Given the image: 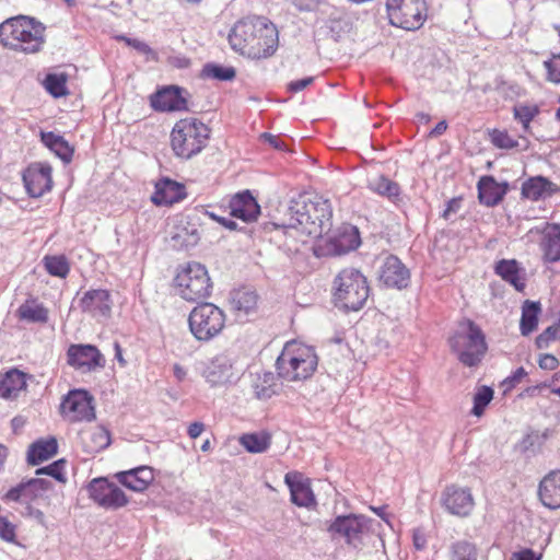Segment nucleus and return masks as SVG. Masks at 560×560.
Listing matches in <instances>:
<instances>
[{"label":"nucleus","mask_w":560,"mask_h":560,"mask_svg":"<svg viewBox=\"0 0 560 560\" xmlns=\"http://www.w3.org/2000/svg\"><path fill=\"white\" fill-rule=\"evenodd\" d=\"M386 10L390 24L406 31L419 30L428 18L425 0H387Z\"/></svg>","instance_id":"nucleus-9"},{"label":"nucleus","mask_w":560,"mask_h":560,"mask_svg":"<svg viewBox=\"0 0 560 560\" xmlns=\"http://www.w3.org/2000/svg\"><path fill=\"white\" fill-rule=\"evenodd\" d=\"M547 70V79L550 82L560 83V54L553 55L549 60L545 61Z\"/></svg>","instance_id":"nucleus-51"},{"label":"nucleus","mask_w":560,"mask_h":560,"mask_svg":"<svg viewBox=\"0 0 560 560\" xmlns=\"http://www.w3.org/2000/svg\"><path fill=\"white\" fill-rule=\"evenodd\" d=\"M210 303H199L189 314L188 323L191 334L198 339L210 340Z\"/></svg>","instance_id":"nucleus-27"},{"label":"nucleus","mask_w":560,"mask_h":560,"mask_svg":"<svg viewBox=\"0 0 560 560\" xmlns=\"http://www.w3.org/2000/svg\"><path fill=\"white\" fill-rule=\"evenodd\" d=\"M28 375L18 369L9 370L0 378V397L4 399L16 397L18 394L26 388Z\"/></svg>","instance_id":"nucleus-31"},{"label":"nucleus","mask_w":560,"mask_h":560,"mask_svg":"<svg viewBox=\"0 0 560 560\" xmlns=\"http://www.w3.org/2000/svg\"><path fill=\"white\" fill-rule=\"evenodd\" d=\"M490 140L499 149L510 150L518 147V141L506 130L493 129L490 132Z\"/></svg>","instance_id":"nucleus-48"},{"label":"nucleus","mask_w":560,"mask_h":560,"mask_svg":"<svg viewBox=\"0 0 560 560\" xmlns=\"http://www.w3.org/2000/svg\"><path fill=\"white\" fill-rule=\"evenodd\" d=\"M65 467H66V459L60 458L45 467H40V468L36 469V475L37 476L47 475V476L52 477L57 481L65 483L67 481V477L65 474Z\"/></svg>","instance_id":"nucleus-47"},{"label":"nucleus","mask_w":560,"mask_h":560,"mask_svg":"<svg viewBox=\"0 0 560 560\" xmlns=\"http://www.w3.org/2000/svg\"><path fill=\"white\" fill-rule=\"evenodd\" d=\"M413 545L417 549L421 550L425 547L427 545V538H425V535L419 530V529H416L413 532Z\"/></svg>","instance_id":"nucleus-63"},{"label":"nucleus","mask_w":560,"mask_h":560,"mask_svg":"<svg viewBox=\"0 0 560 560\" xmlns=\"http://www.w3.org/2000/svg\"><path fill=\"white\" fill-rule=\"evenodd\" d=\"M511 560H540V557H536L533 549L526 548L518 552H514Z\"/></svg>","instance_id":"nucleus-61"},{"label":"nucleus","mask_w":560,"mask_h":560,"mask_svg":"<svg viewBox=\"0 0 560 560\" xmlns=\"http://www.w3.org/2000/svg\"><path fill=\"white\" fill-rule=\"evenodd\" d=\"M67 362L75 370L92 372L104 368L106 360L93 345H71L67 350Z\"/></svg>","instance_id":"nucleus-15"},{"label":"nucleus","mask_w":560,"mask_h":560,"mask_svg":"<svg viewBox=\"0 0 560 560\" xmlns=\"http://www.w3.org/2000/svg\"><path fill=\"white\" fill-rule=\"evenodd\" d=\"M272 436L267 431L244 433L238 438V443L248 453L258 454L266 452L271 445Z\"/></svg>","instance_id":"nucleus-40"},{"label":"nucleus","mask_w":560,"mask_h":560,"mask_svg":"<svg viewBox=\"0 0 560 560\" xmlns=\"http://www.w3.org/2000/svg\"><path fill=\"white\" fill-rule=\"evenodd\" d=\"M229 208L233 218L246 223L257 221L260 215V206L248 190L234 195L230 200Z\"/></svg>","instance_id":"nucleus-22"},{"label":"nucleus","mask_w":560,"mask_h":560,"mask_svg":"<svg viewBox=\"0 0 560 560\" xmlns=\"http://www.w3.org/2000/svg\"><path fill=\"white\" fill-rule=\"evenodd\" d=\"M450 560H477V548L467 540L456 541L451 546Z\"/></svg>","instance_id":"nucleus-45"},{"label":"nucleus","mask_w":560,"mask_h":560,"mask_svg":"<svg viewBox=\"0 0 560 560\" xmlns=\"http://www.w3.org/2000/svg\"><path fill=\"white\" fill-rule=\"evenodd\" d=\"M366 277L357 268L341 269L332 281L331 298L336 307L345 312L362 310L370 296Z\"/></svg>","instance_id":"nucleus-3"},{"label":"nucleus","mask_w":560,"mask_h":560,"mask_svg":"<svg viewBox=\"0 0 560 560\" xmlns=\"http://www.w3.org/2000/svg\"><path fill=\"white\" fill-rule=\"evenodd\" d=\"M318 358L313 347L288 341L277 359L278 375L288 382L304 381L316 371Z\"/></svg>","instance_id":"nucleus-5"},{"label":"nucleus","mask_w":560,"mask_h":560,"mask_svg":"<svg viewBox=\"0 0 560 560\" xmlns=\"http://www.w3.org/2000/svg\"><path fill=\"white\" fill-rule=\"evenodd\" d=\"M380 281L387 288L400 290L408 285L410 272L399 258L389 255L381 267Z\"/></svg>","instance_id":"nucleus-19"},{"label":"nucleus","mask_w":560,"mask_h":560,"mask_svg":"<svg viewBox=\"0 0 560 560\" xmlns=\"http://www.w3.org/2000/svg\"><path fill=\"white\" fill-rule=\"evenodd\" d=\"M332 223V207L320 196L301 198L289 208V220L281 225L289 250L299 252L301 245L315 242L329 232Z\"/></svg>","instance_id":"nucleus-1"},{"label":"nucleus","mask_w":560,"mask_h":560,"mask_svg":"<svg viewBox=\"0 0 560 560\" xmlns=\"http://www.w3.org/2000/svg\"><path fill=\"white\" fill-rule=\"evenodd\" d=\"M16 316L20 320L27 323L46 324L48 322V310L37 303L35 299L26 300L16 310Z\"/></svg>","instance_id":"nucleus-39"},{"label":"nucleus","mask_w":560,"mask_h":560,"mask_svg":"<svg viewBox=\"0 0 560 560\" xmlns=\"http://www.w3.org/2000/svg\"><path fill=\"white\" fill-rule=\"evenodd\" d=\"M186 90L178 85H163L150 95V106L159 113L183 112L187 109Z\"/></svg>","instance_id":"nucleus-16"},{"label":"nucleus","mask_w":560,"mask_h":560,"mask_svg":"<svg viewBox=\"0 0 560 560\" xmlns=\"http://www.w3.org/2000/svg\"><path fill=\"white\" fill-rule=\"evenodd\" d=\"M538 495L548 509H560V470H552L540 480Z\"/></svg>","instance_id":"nucleus-26"},{"label":"nucleus","mask_w":560,"mask_h":560,"mask_svg":"<svg viewBox=\"0 0 560 560\" xmlns=\"http://www.w3.org/2000/svg\"><path fill=\"white\" fill-rule=\"evenodd\" d=\"M174 283L183 299L198 304L207 302L210 277L206 266L195 261L180 266Z\"/></svg>","instance_id":"nucleus-7"},{"label":"nucleus","mask_w":560,"mask_h":560,"mask_svg":"<svg viewBox=\"0 0 560 560\" xmlns=\"http://www.w3.org/2000/svg\"><path fill=\"white\" fill-rule=\"evenodd\" d=\"M51 489L52 482L50 480L31 478L10 488L1 499L4 502H18L27 505L47 499V492Z\"/></svg>","instance_id":"nucleus-12"},{"label":"nucleus","mask_w":560,"mask_h":560,"mask_svg":"<svg viewBox=\"0 0 560 560\" xmlns=\"http://www.w3.org/2000/svg\"><path fill=\"white\" fill-rule=\"evenodd\" d=\"M115 478L129 490L143 492L153 482L154 472L149 466H138L129 470L117 472Z\"/></svg>","instance_id":"nucleus-24"},{"label":"nucleus","mask_w":560,"mask_h":560,"mask_svg":"<svg viewBox=\"0 0 560 560\" xmlns=\"http://www.w3.org/2000/svg\"><path fill=\"white\" fill-rule=\"evenodd\" d=\"M538 365L541 370L555 371L559 368V359L551 353H542L538 358Z\"/></svg>","instance_id":"nucleus-54"},{"label":"nucleus","mask_w":560,"mask_h":560,"mask_svg":"<svg viewBox=\"0 0 560 560\" xmlns=\"http://www.w3.org/2000/svg\"><path fill=\"white\" fill-rule=\"evenodd\" d=\"M210 128L196 118L178 120L171 132V145L175 155L190 159L206 147Z\"/></svg>","instance_id":"nucleus-6"},{"label":"nucleus","mask_w":560,"mask_h":560,"mask_svg":"<svg viewBox=\"0 0 560 560\" xmlns=\"http://www.w3.org/2000/svg\"><path fill=\"white\" fill-rule=\"evenodd\" d=\"M540 313V302L526 300L523 303L520 320V331L523 336H528L537 329Z\"/></svg>","instance_id":"nucleus-36"},{"label":"nucleus","mask_w":560,"mask_h":560,"mask_svg":"<svg viewBox=\"0 0 560 560\" xmlns=\"http://www.w3.org/2000/svg\"><path fill=\"white\" fill-rule=\"evenodd\" d=\"M236 70L232 66L212 65V78L220 81H233Z\"/></svg>","instance_id":"nucleus-52"},{"label":"nucleus","mask_w":560,"mask_h":560,"mask_svg":"<svg viewBox=\"0 0 560 560\" xmlns=\"http://www.w3.org/2000/svg\"><path fill=\"white\" fill-rule=\"evenodd\" d=\"M477 188L480 203L487 207L497 206L506 194V186L499 184L492 176H482Z\"/></svg>","instance_id":"nucleus-28"},{"label":"nucleus","mask_w":560,"mask_h":560,"mask_svg":"<svg viewBox=\"0 0 560 560\" xmlns=\"http://www.w3.org/2000/svg\"><path fill=\"white\" fill-rule=\"evenodd\" d=\"M58 452V442L55 438L39 439L33 442L27 451V463L32 466L39 465L55 456Z\"/></svg>","instance_id":"nucleus-32"},{"label":"nucleus","mask_w":560,"mask_h":560,"mask_svg":"<svg viewBox=\"0 0 560 560\" xmlns=\"http://www.w3.org/2000/svg\"><path fill=\"white\" fill-rule=\"evenodd\" d=\"M200 240L197 228L192 224L178 225L171 236V245L175 249H189L198 244Z\"/></svg>","instance_id":"nucleus-38"},{"label":"nucleus","mask_w":560,"mask_h":560,"mask_svg":"<svg viewBox=\"0 0 560 560\" xmlns=\"http://www.w3.org/2000/svg\"><path fill=\"white\" fill-rule=\"evenodd\" d=\"M370 520L362 515L338 516L328 530L346 538L348 544L361 542L362 536L369 530Z\"/></svg>","instance_id":"nucleus-18"},{"label":"nucleus","mask_w":560,"mask_h":560,"mask_svg":"<svg viewBox=\"0 0 560 560\" xmlns=\"http://www.w3.org/2000/svg\"><path fill=\"white\" fill-rule=\"evenodd\" d=\"M23 183L30 197H42L52 187L50 165L42 163L31 164L23 172Z\"/></svg>","instance_id":"nucleus-17"},{"label":"nucleus","mask_w":560,"mask_h":560,"mask_svg":"<svg viewBox=\"0 0 560 560\" xmlns=\"http://www.w3.org/2000/svg\"><path fill=\"white\" fill-rule=\"evenodd\" d=\"M118 40H122L127 46L135 48L137 51L143 55H153V49L144 42L139 40L137 38H131L126 35L117 36Z\"/></svg>","instance_id":"nucleus-53"},{"label":"nucleus","mask_w":560,"mask_h":560,"mask_svg":"<svg viewBox=\"0 0 560 560\" xmlns=\"http://www.w3.org/2000/svg\"><path fill=\"white\" fill-rule=\"evenodd\" d=\"M93 396L85 389H71L60 404L61 415L71 422L95 419Z\"/></svg>","instance_id":"nucleus-11"},{"label":"nucleus","mask_w":560,"mask_h":560,"mask_svg":"<svg viewBox=\"0 0 560 560\" xmlns=\"http://www.w3.org/2000/svg\"><path fill=\"white\" fill-rule=\"evenodd\" d=\"M42 142L52 151L62 162L69 163L73 156V148L60 135L52 131L42 132Z\"/></svg>","instance_id":"nucleus-37"},{"label":"nucleus","mask_w":560,"mask_h":560,"mask_svg":"<svg viewBox=\"0 0 560 560\" xmlns=\"http://www.w3.org/2000/svg\"><path fill=\"white\" fill-rule=\"evenodd\" d=\"M493 398V389L488 386H481L478 388L474 396L472 415L480 417L483 415L486 407L490 404Z\"/></svg>","instance_id":"nucleus-46"},{"label":"nucleus","mask_w":560,"mask_h":560,"mask_svg":"<svg viewBox=\"0 0 560 560\" xmlns=\"http://www.w3.org/2000/svg\"><path fill=\"white\" fill-rule=\"evenodd\" d=\"M259 296L249 287H241L231 292L230 304L234 311L250 314L258 308Z\"/></svg>","instance_id":"nucleus-30"},{"label":"nucleus","mask_w":560,"mask_h":560,"mask_svg":"<svg viewBox=\"0 0 560 560\" xmlns=\"http://www.w3.org/2000/svg\"><path fill=\"white\" fill-rule=\"evenodd\" d=\"M86 490L89 498L105 510H118L129 502L126 493L106 477L92 479L88 483Z\"/></svg>","instance_id":"nucleus-10"},{"label":"nucleus","mask_w":560,"mask_h":560,"mask_svg":"<svg viewBox=\"0 0 560 560\" xmlns=\"http://www.w3.org/2000/svg\"><path fill=\"white\" fill-rule=\"evenodd\" d=\"M441 503L444 509L457 517H468L475 508V499L469 488L451 485L442 493Z\"/></svg>","instance_id":"nucleus-14"},{"label":"nucleus","mask_w":560,"mask_h":560,"mask_svg":"<svg viewBox=\"0 0 560 560\" xmlns=\"http://www.w3.org/2000/svg\"><path fill=\"white\" fill-rule=\"evenodd\" d=\"M260 139L268 143L271 148L276 149V150H284L285 149V144L284 142L280 139L279 136H275V135H271V133H268V132H264L260 135Z\"/></svg>","instance_id":"nucleus-57"},{"label":"nucleus","mask_w":560,"mask_h":560,"mask_svg":"<svg viewBox=\"0 0 560 560\" xmlns=\"http://www.w3.org/2000/svg\"><path fill=\"white\" fill-rule=\"evenodd\" d=\"M224 327V314L222 310L212 304V336Z\"/></svg>","instance_id":"nucleus-56"},{"label":"nucleus","mask_w":560,"mask_h":560,"mask_svg":"<svg viewBox=\"0 0 560 560\" xmlns=\"http://www.w3.org/2000/svg\"><path fill=\"white\" fill-rule=\"evenodd\" d=\"M494 273L511 284L516 291L523 292L526 288V271L516 259H500L493 267Z\"/></svg>","instance_id":"nucleus-25"},{"label":"nucleus","mask_w":560,"mask_h":560,"mask_svg":"<svg viewBox=\"0 0 560 560\" xmlns=\"http://www.w3.org/2000/svg\"><path fill=\"white\" fill-rule=\"evenodd\" d=\"M369 189L390 202L398 205L402 202L400 185L385 175H377L369 182Z\"/></svg>","instance_id":"nucleus-34"},{"label":"nucleus","mask_w":560,"mask_h":560,"mask_svg":"<svg viewBox=\"0 0 560 560\" xmlns=\"http://www.w3.org/2000/svg\"><path fill=\"white\" fill-rule=\"evenodd\" d=\"M187 197L186 186L170 177L160 178L151 197L155 206H173Z\"/></svg>","instance_id":"nucleus-20"},{"label":"nucleus","mask_w":560,"mask_h":560,"mask_svg":"<svg viewBox=\"0 0 560 560\" xmlns=\"http://www.w3.org/2000/svg\"><path fill=\"white\" fill-rule=\"evenodd\" d=\"M91 439L95 442V445L90 452H97L106 448L110 443L109 432L103 428H98L90 433Z\"/></svg>","instance_id":"nucleus-50"},{"label":"nucleus","mask_w":560,"mask_h":560,"mask_svg":"<svg viewBox=\"0 0 560 560\" xmlns=\"http://www.w3.org/2000/svg\"><path fill=\"white\" fill-rule=\"evenodd\" d=\"M170 63L176 69H186L190 66V59L185 56H174L170 59Z\"/></svg>","instance_id":"nucleus-62"},{"label":"nucleus","mask_w":560,"mask_h":560,"mask_svg":"<svg viewBox=\"0 0 560 560\" xmlns=\"http://www.w3.org/2000/svg\"><path fill=\"white\" fill-rule=\"evenodd\" d=\"M47 92L58 98L68 94L67 77L63 73H48L44 80Z\"/></svg>","instance_id":"nucleus-44"},{"label":"nucleus","mask_w":560,"mask_h":560,"mask_svg":"<svg viewBox=\"0 0 560 560\" xmlns=\"http://www.w3.org/2000/svg\"><path fill=\"white\" fill-rule=\"evenodd\" d=\"M557 190V186L544 177L529 178L522 186V195L534 201L549 197Z\"/></svg>","instance_id":"nucleus-35"},{"label":"nucleus","mask_w":560,"mask_h":560,"mask_svg":"<svg viewBox=\"0 0 560 560\" xmlns=\"http://www.w3.org/2000/svg\"><path fill=\"white\" fill-rule=\"evenodd\" d=\"M313 80L314 79L312 77H310V78H304V79L292 81L289 84V91H291L293 93H298V92L304 90L305 88H307L308 85H311L313 83Z\"/></svg>","instance_id":"nucleus-60"},{"label":"nucleus","mask_w":560,"mask_h":560,"mask_svg":"<svg viewBox=\"0 0 560 560\" xmlns=\"http://www.w3.org/2000/svg\"><path fill=\"white\" fill-rule=\"evenodd\" d=\"M558 339H560V329L553 324L536 337L535 345L538 349H546Z\"/></svg>","instance_id":"nucleus-49"},{"label":"nucleus","mask_w":560,"mask_h":560,"mask_svg":"<svg viewBox=\"0 0 560 560\" xmlns=\"http://www.w3.org/2000/svg\"><path fill=\"white\" fill-rule=\"evenodd\" d=\"M212 365V385H224L236 378V372L229 358L218 357Z\"/></svg>","instance_id":"nucleus-41"},{"label":"nucleus","mask_w":560,"mask_h":560,"mask_svg":"<svg viewBox=\"0 0 560 560\" xmlns=\"http://www.w3.org/2000/svg\"><path fill=\"white\" fill-rule=\"evenodd\" d=\"M112 304L110 293L105 289L88 290L79 301L80 310L93 317H108L112 312Z\"/></svg>","instance_id":"nucleus-21"},{"label":"nucleus","mask_w":560,"mask_h":560,"mask_svg":"<svg viewBox=\"0 0 560 560\" xmlns=\"http://www.w3.org/2000/svg\"><path fill=\"white\" fill-rule=\"evenodd\" d=\"M545 261L556 262L560 260V225L548 224L542 232L540 242Z\"/></svg>","instance_id":"nucleus-29"},{"label":"nucleus","mask_w":560,"mask_h":560,"mask_svg":"<svg viewBox=\"0 0 560 560\" xmlns=\"http://www.w3.org/2000/svg\"><path fill=\"white\" fill-rule=\"evenodd\" d=\"M360 244L358 229L351 224H342L316 238L313 253L316 257L340 256L357 249Z\"/></svg>","instance_id":"nucleus-8"},{"label":"nucleus","mask_w":560,"mask_h":560,"mask_svg":"<svg viewBox=\"0 0 560 560\" xmlns=\"http://www.w3.org/2000/svg\"><path fill=\"white\" fill-rule=\"evenodd\" d=\"M23 23L24 26L21 27L22 35H20L18 39L21 46H18L16 51H23L25 54L38 52L45 43V26L35 19L28 16Z\"/></svg>","instance_id":"nucleus-23"},{"label":"nucleus","mask_w":560,"mask_h":560,"mask_svg":"<svg viewBox=\"0 0 560 560\" xmlns=\"http://www.w3.org/2000/svg\"><path fill=\"white\" fill-rule=\"evenodd\" d=\"M205 429V425L203 423L201 422H192L189 427H188V435L191 438V439H196L198 438L202 431Z\"/></svg>","instance_id":"nucleus-64"},{"label":"nucleus","mask_w":560,"mask_h":560,"mask_svg":"<svg viewBox=\"0 0 560 560\" xmlns=\"http://www.w3.org/2000/svg\"><path fill=\"white\" fill-rule=\"evenodd\" d=\"M27 16L19 15L15 18H10L0 24V44L3 47H8L13 50H18V46L21 44L18 42L21 33V27L24 26V23Z\"/></svg>","instance_id":"nucleus-33"},{"label":"nucleus","mask_w":560,"mask_h":560,"mask_svg":"<svg viewBox=\"0 0 560 560\" xmlns=\"http://www.w3.org/2000/svg\"><path fill=\"white\" fill-rule=\"evenodd\" d=\"M448 346L465 366H477L488 351L486 335L471 319L460 320L448 338Z\"/></svg>","instance_id":"nucleus-4"},{"label":"nucleus","mask_w":560,"mask_h":560,"mask_svg":"<svg viewBox=\"0 0 560 560\" xmlns=\"http://www.w3.org/2000/svg\"><path fill=\"white\" fill-rule=\"evenodd\" d=\"M284 483L289 488L290 500L294 505L308 510L316 508L317 500L312 488V481L303 472L298 470L287 472Z\"/></svg>","instance_id":"nucleus-13"},{"label":"nucleus","mask_w":560,"mask_h":560,"mask_svg":"<svg viewBox=\"0 0 560 560\" xmlns=\"http://www.w3.org/2000/svg\"><path fill=\"white\" fill-rule=\"evenodd\" d=\"M540 114L537 104L520 103L513 107V117L523 128L524 133H532L530 122Z\"/></svg>","instance_id":"nucleus-42"},{"label":"nucleus","mask_w":560,"mask_h":560,"mask_svg":"<svg viewBox=\"0 0 560 560\" xmlns=\"http://www.w3.org/2000/svg\"><path fill=\"white\" fill-rule=\"evenodd\" d=\"M22 515L36 520L40 525L45 524V514L39 509L34 508L33 504L25 505Z\"/></svg>","instance_id":"nucleus-58"},{"label":"nucleus","mask_w":560,"mask_h":560,"mask_svg":"<svg viewBox=\"0 0 560 560\" xmlns=\"http://www.w3.org/2000/svg\"><path fill=\"white\" fill-rule=\"evenodd\" d=\"M228 42L231 49L244 58L267 59L278 49L279 31L266 16H245L233 24Z\"/></svg>","instance_id":"nucleus-2"},{"label":"nucleus","mask_w":560,"mask_h":560,"mask_svg":"<svg viewBox=\"0 0 560 560\" xmlns=\"http://www.w3.org/2000/svg\"><path fill=\"white\" fill-rule=\"evenodd\" d=\"M526 376H527L526 370L523 366H521V368L516 369L511 376L506 377L503 381V386H505L506 389H511L515 385L521 383L522 380L525 378Z\"/></svg>","instance_id":"nucleus-55"},{"label":"nucleus","mask_w":560,"mask_h":560,"mask_svg":"<svg viewBox=\"0 0 560 560\" xmlns=\"http://www.w3.org/2000/svg\"><path fill=\"white\" fill-rule=\"evenodd\" d=\"M326 0H294L300 11H313Z\"/></svg>","instance_id":"nucleus-59"},{"label":"nucleus","mask_w":560,"mask_h":560,"mask_svg":"<svg viewBox=\"0 0 560 560\" xmlns=\"http://www.w3.org/2000/svg\"><path fill=\"white\" fill-rule=\"evenodd\" d=\"M43 265L46 271L58 278H66L70 272V265L65 255H46L43 258Z\"/></svg>","instance_id":"nucleus-43"}]
</instances>
